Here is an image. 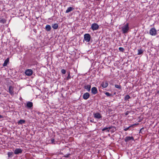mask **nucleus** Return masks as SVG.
<instances>
[{"label":"nucleus","instance_id":"f257e3e1","mask_svg":"<svg viewBox=\"0 0 159 159\" xmlns=\"http://www.w3.org/2000/svg\"><path fill=\"white\" fill-rule=\"evenodd\" d=\"M129 29V28L128 23H126L121 27V29L123 33L124 34H127L128 32Z\"/></svg>","mask_w":159,"mask_h":159},{"label":"nucleus","instance_id":"f03ea898","mask_svg":"<svg viewBox=\"0 0 159 159\" xmlns=\"http://www.w3.org/2000/svg\"><path fill=\"white\" fill-rule=\"evenodd\" d=\"M91 39L90 35L89 34H86L84 35V40L87 42H89Z\"/></svg>","mask_w":159,"mask_h":159},{"label":"nucleus","instance_id":"7ed1b4c3","mask_svg":"<svg viewBox=\"0 0 159 159\" xmlns=\"http://www.w3.org/2000/svg\"><path fill=\"white\" fill-rule=\"evenodd\" d=\"M33 73V70L30 69H26L25 70V74L28 76H30Z\"/></svg>","mask_w":159,"mask_h":159},{"label":"nucleus","instance_id":"20e7f679","mask_svg":"<svg viewBox=\"0 0 159 159\" xmlns=\"http://www.w3.org/2000/svg\"><path fill=\"white\" fill-rule=\"evenodd\" d=\"M157 30L154 28H152L149 31V34L152 36L156 35L157 34Z\"/></svg>","mask_w":159,"mask_h":159},{"label":"nucleus","instance_id":"39448f33","mask_svg":"<svg viewBox=\"0 0 159 159\" xmlns=\"http://www.w3.org/2000/svg\"><path fill=\"white\" fill-rule=\"evenodd\" d=\"M14 87L12 86H10L9 87V89L8 91H7L9 93L13 96L14 94Z\"/></svg>","mask_w":159,"mask_h":159},{"label":"nucleus","instance_id":"423d86ee","mask_svg":"<svg viewBox=\"0 0 159 159\" xmlns=\"http://www.w3.org/2000/svg\"><path fill=\"white\" fill-rule=\"evenodd\" d=\"M99 28V26L97 23H93L91 25V28L93 31L98 30Z\"/></svg>","mask_w":159,"mask_h":159},{"label":"nucleus","instance_id":"0eeeda50","mask_svg":"<svg viewBox=\"0 0 159 159\" xmlns=\"http://www.w3.org/2000/svg\"><path fill=\"white\" fill-rule=\"evenodd\" d=\"M132 140L134 141V139L132 136H126L125 139V141L127 143L129 141Z\"/></svg>","mask_w":159,"mask_h":159},{"label":"nucleus","instance_id":"6e6552de","mask_svg":"<svg viewBox=\"0 0 159 159\" xmlns=\"http://www.w3.org/2000/svg\"><path fill=\"white\" fill-rule=\"evenodd\" d=\"M22 152V150L20 148H17L14 151V153L15 154H18L21 153Z\"/></svg>","mask_w":159,"mask_h":159},{"label":"nucleus","instance_id":"1a4fd4ad","mask_svg":"<svg viewBox=\"0 0 159 159\" xmlns=\"http://www.w3.org/2000/svg\"><path fill=\"white\" fill-rule=\"evenodd\" d=\"M90 97V94L89 93L86 92L85 93L83 96V98L84 100H87Z\"/></svg>","mask_w":159,"mask_h":159},{"label":"nucleus","instance_id":"9d476101","mask_svg":"<svg viewBox=\"0 0 159 159\" xmlns=\"http://www.w3.org/2000/svg\"><path fill=\"white\" fill-rule=\"evenodd\" d=\"M91 92L93 94H97L98 92V90L96 87H93L91 89Z\"/></svg>","mask_w":159,"mask_h":159},{"label":"nucleus","instance_id":"9b49d317","mask_svg":"<svg viewBox=\"0 0 159 159\" xmlns=\"http://www.w3.org/2000/svg\"><path fill=\"white\" fill-rule=\"evenodd\" d=\"M94 117L97 119H100L102 118V116L101 114L98 112L94 113Z\"/></svg>","mask_w":159,"mask_h":159},{"label":"nucleus","instance_id":"f8f14e48","mask_svg":"<svg viewBox=\"0 0 159 159\" xmlns=\"http://www.w3.org/2000/svg\"><path fill=\"white\" fill-rule=\"evenodd\" d=\"M108 83L107 81L102 82L101 84V86L103 88H106L108 86Z\"/></svg>","mask_w":159,"mask_h":159},{"label":"nucleus","instance_id":"ddd939ff","mask_svg":"<svg viewBox=\"0 0 159 159\" xmlns=\"http://www.w3.org/2000/svg\"><path fill=\"white\" fill-rule=\"evenodd\" d=\"M26 106L28 108H30L33 106V103L31 102H28L27 103Z\"/></svg>","mask_w":159,"mask_h":159},{"label":"nucleus","instance_id":"4468645a","mask_svg":"<svg viewBox=\"0 0 159 159\" xmlns=\"http://www.w3.org/2000/svg\"><path fill=\"white\" fill-rule=\"evenodd\" d=\"M74 9V8L72 7H69L66 10V13H68L72 11H73Z\"/></svg>","mask_w":159,"mask_h":159},{"label":"nucleus","instance_id":"2eb2a0df","mask_svg":"<svg viewBox=\"0 0 159 159\" xmlns=\"http://www.w3.org/2000/svg\"><path fill=\"white\" fill-rule=\"evenodd\" d=\"M91 86L90 85H88L84 86V88L86 89L88 91H89L90 90Z\"/></svg>","mask_w":159,"mask_h":159},{"label":"nucleus","instance_id":"dca6fc26","mask_svg":"<svg viewBox=\"0 0 159 159\" xmlns=\"http://www.w3.org/2000/svg\"><path fill=\"white\" fill-rule=\"evenodd\" d=\"M46 30L47 31H50L51 29V27L50 25H47L45 27Z\"/></svg>","mask_w":159,"mask_h":159},{"label":"nucleus","instance_id":"f3484780","mask_svg":"<svg viewBox=\"0 0 159 159\" xmlns=\"http://www.w3.org/2000/svg\"><path fill=\"white\" fill-rule=\"evenodd\" d=\"M7 20L3 18H0V22L1 23L4 24L6 22Z\"/></svg>","mask_w":159,"mask_h":159},{"label":"nucleus","instance_id":"a211bd4d","mask_svg":"<svg viewBox=\"0 0 159 159\" xmlns=\"http://www.w3.org/2000/svg\"><path fill=\"white\" fill-rule=\"evenodd\" d=\"M52 27L54 29H57L58 27V25L57 24H55L52 25Z\"/></svg>","mask_w":159,"mask_h":159},{"label":"nucleus","instance_id":"6ab92c4d","mask_svg":"<svg viewBox=\"0 0 159 159\" xmlns=\"http://www.w3.org/2000/svg\"><path fill=\"white\" fill-rule=\"evenodd\" d=\"M25 123V120H20L18 122V124L19 125L20 124L22 125L23 124H24Z\"/></svg>","mask_w":159,"mask_h":159},{"label":"nucleus","instance_id":"aec40b11","mask_svg":"<svg viewBox=\"0 0 159 159\" xmlns=\"http://www.w3.org/2000/svg\"><path fill=\"white\" fill-rule=\"evenodd\" d=\"M143 50L141 48H140L138 50V55H141L143 54Z\"/></svg>","mask_w":159,"mask_h":159},{"label":"nucleus","instance_id":"412c9836","mask_svg":"<svg viewBox=\"0 0 159 159\" xmlns=\"http://www.w3.org/2000/svg\"><path fill=\"white\" fill-rule=\"evenodd\" d=\"M9 60H5L3 64V66H7V64L9 62Z\"/></svg>","mask_w":159,"mask_h":159},{"label":"nucleus","instance_id":"4be33fe9","mask_svg":"<svg viewBox=\"0 0 159 159\" xmlns=\"http://www.w3.org/2000/svg\"><path fill=\"white\" fill-rule=\"evenodd\" d=\"M69 151V149L67 148H65L62 150V151H63V153H64V154H66V153Z\"/></svg>","mask_w":159,"mask_h":159},{"label":"nucleus","instance_id":"5701e85b","mask_svg":"<svg viewBox=\"0 0 159 159\" xmlns=\"http://www.w3.org/2000/svg\"><path fill=\"white\" fill-rule=\"evenodd\" d=\"M130 98L129 96L128 95H126L125 97V100H128Z\"/></svg>","mask_w":159,"mask_h":159},{"label":"nucleus","instance_id":"b1692460","mask_svg":"<svg viewBox=\"0 0 159 159\" xmlns=\"http://www.w3.org/2000/svg\"><path fill=\"white\" fill-rule=\"evenodd\" d=\"M115 87L119 89H121V86L120 85L115 84Z\"/></svg>","mask_w":159,"mask_h":159},{"label":"nucleus","instance_id":"393cba45","mask_svg":"<svg viewBox=\"0 0 159 159\" xmlns=\"http://www.w3.org/2000/svg\"><path fill=\"white\" fill-rule=\"evenodd\" d=\"M133 127V125H131L130 126H129L128 127H127V128L124 129V130L125 131H126L128 130H129V128H130L131 127Z\"/></svg>","mask_w":159,"mask_h":159},{"label":"nucleus","instance_id":"a878e982","mask_svg":"<svg viewBox=\"0 0 159 159\" xmlns=\"http://www.w3.org/2000/svg\"><path fill=\"white\" fill-rule=\"evenodd\" d=\"M106 130H107V132H109L108 127H105L102 129V131H104Z\"/></svg>","mask_w":159,"mask_h":159},{"label":"nucleus","instance_id":"bb28decb","mask_svg":"<svg viewBox=\"0 0 159 159\" xmlns=\"http://www.w3.org/2000/svg\"><path fill=\"white\" fill-rule=\"evenodd\" d=\"M119 50L120 51L123 52L124 51V49L122 47H120L119 48Z\"/></svg>","mask_w":159,"mask_h":159},{"label":"nucleus","instance_id":"cd10ccee","mask_svg":"<svg viewBox=\"0 0 159 159\" xmlns=\"http://www.w3.org/2000/svg\"><path fill=\"white\" fill-rule=\"evenodd\" d=\"M12 154H13V153L12 152H8L7 153V155H8V157H11L12 155Z\"/></svg>","mask_w":159,"mask_h":159},{"label":"nucleus","instance_id":"c85d7f7f","mask_svg":"<svg viewBox=\"0 0 159 159\" xmlns=\"http://www.w3.org/2000/svg\"><path fill=\"white\" fill-rule=\"evenodd\" d=\"M105 94L108 97H110L112 95L111 94L107 92H106Z\"/></svg>","mask_w":159,"mask_h":159},{"label":"nucleus","instance_id":"c756f323","mask_svg":"<svg viewBox=\"0 0 159 159\" xmlns=\"http://www.w3.org/2000/svg\"><path fill=\"white\" fill-rule=\"evenodd\" d=\"M65 155L64 156V157H68L70 155V153H68L67 154H65Z\"/></svg>","mask_w":159,"mask_h":159},{"label":"nucleus","instance_id":"7c9ffc66","mask_svg":"<svg viewBox=\"0 0 159 159\" xmlns=\"http://www.w3.org/2000/svg\"><path fill=\"white\" fill-rule=\"evenodd\" d=\"M61 73L63 74H65L66 73V70H64V69H62L61 70Z\"/></svg>","mask_w":159,"mask_h":159},{"label":"nucleus","instance_id":"2f4dec72","mask_svg":"<svg viewBox=\"0 0 159 159\" xmlns=\"http://www.w3.org/2000/svg\"><path fill=\"white\" fill-rule=\"evenodd\" d=\"M51 141L52 143L54 144H55V143H54L55 140H54V139H52V138L51 139Z\"/></svg>","mask_w":159,"mask_h":159},{"label":"nucleus","instance_id":"473e14b6","mask_svg":"<svg viewBox=\"0 0 159 159\" xmlns=\"http://www.w3.org/2000/svg\"><path fill=\"white\" fill-rule=\"evenodd\" d=\"M114 128V127L113 126H110L109 127H108L109 130L110 129L112 128Z\"/></svg>","mask_w":159,"mask_h":159},{"label":"nucleus","instance_id":"72a5a7b5","mask_svg":"<svg viewBox=\"0 0 159 159\" xmlns=\"http://www.w3.org/2000/svg\"><path fill=\"white\" fill-rule=\"evenodd\" d=\"M129 112L128 111H127L125 113V115L126 116H127V115H128L129 113Z\"/></svg>","mask_w":159,"mask_h":159},{"label":"nucleus","instance_id":"f704fd0d","mask_svg":"<svg viewBox=\"0 0 159 159\" xmlns=\"http://www.w3.org/2000/svg\"><path fill=\"white\" fill-rule=\"evenodd\" d=\"M33 31L35 33H37V30L35 29H34Z\"/></svg>","mask_w":159,"mask_h":159},{"label":"nucleus","instance_id":"c9c22d12","mask_svg":"<svg viewBox=\"0 0 159 159\" xmlns=\"http://www.w3.org/2000/svg\"><path fill=\"white\" fill-rule=\"evenodd\" d=\"M138 124H138H133L132 125H133V126L135 125H137Z\"/></svg>","mask_w":159,"mask_h":159},{"label":"nucleus","instance_id":"e433bc0d","mask_svg":"<svg viewBox=\"0 0 159 159\" xmlns=\"http://www.w3.org/2000/svg\"><path fill=\"white\" fill-rule=\"evenodd\" d=\"M2 116L1 115H0V118H2Z\"/></svg>","mask_w":159,"mask_h":159},{"label":"nucleus","instance_id":"4c0bfd02","mask_svg":"<svg viewBox=\"0 0 159 159\" xmlns=\"http://www.w3.org/2000/svg\"><path fill=\"white\" fill-rule=\"evenodd\" d=\"M6 60H9V58H7Z\"/></svg>","mask_w":159,"mask_h":159},{"label":"nucleus","instance_id":"58836bf2","mask_svg":"<svg viewBox=\"0 0 159 159\" xmlns=\"http://www.w3.org/2000/svg\"><path fill=\"white\" fill-rule=\"evenodd\" d=\"M0 94H1V93H0Z\"/></svg>","mask_w":159,"mask_h":159}]
</instances>
